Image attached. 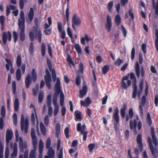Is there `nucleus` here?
I'll return each instance as SVG.
<instances>
[{"instance_id":"obj_1","label":"nucleus","mask_w":158,"mask_h":158,"mask_svg":"<svg viewBox=\"0 0 158 158\" xmlns=\"http://www.w3.org/2000/svg\"><path fill=\"white\" fill-rule=\"evenodd\" d=\"M25 19L23 11L22 10L20 12V17L18 19V27L20 31L19 36L20 40L23 41L25 39Z\"/></svg>"},{"instance_id":"obj_2","label":"nucleus","mask_w":158,"mask_h":158,"mask_svg":"<svg viewBox=\"0 0 158 158\" xmlns=\"http://www.w3.org/2000/svg\"><path fill=\"white\" fill-rule=\"evenodd\" d=\"M28 118H27L24 119L23 114L21 115L20 120V126L22 131H24L25 133L27 132L28 127Z\"/></svg>"},{"instance_id":"obj_3","label":"nucleus","mask_w":158,"mask_h":158,"mask_svg":"<svg viewBox=\"0 0 158 158\" xmlns=\"http://www.w3.org/2000/svg\"><path fill=\"white\" fill-rule=\"evenodd\" d=\"M130 78L131 79H134V82L132 84L133 91L132 93V98H135L137 94V86L136 85V81L134 73H131L130 74Z\"/></svg>"},{"instance_id":"obj_4","label":"nucleus","mask_w":158,"mask_h":158,"mask_svg":"<svg viewBox=\"0 0 158 158\" xmlns=\"http://www.w3.org/2000/svg\"><path fill=\"white\" fill-rule=\"evenodd\" d=\"M86 126L85 124H84L82 127L81 126V124L80 123H78L77 127V131L78 132H81V134L83 135V139L84 140L86 141L87 137L88 132L86 131H84L85 129Z\"/></svg>"},{"instance_id":"obj_5","label":"nucleus","mask_w":158,"mask_h":158,"mask_svg":"<svg viewBox=\"0 0 158 158\" xmlns=\"http://www.w3.org/2000/svg\"><path fill=\"white\" fill-rule=\"evenodd\" d=\"M148 142L149 145V148L150 149L151 152L153 156L155 158L157 156V148L156 147H154L152 142L151 138L150 137H148Z\"/></svg>"},{"instance_id":"obj_6","label":"nucleus","mask_w":158,"mask_h":158,"mask_svg":"<svg viewBox=\"0 0 158 158\" xmlns=\"http://www.w3.org/2000/svg\"><path fill=\"white\" fill-rule=\"evenodd\" d=\"M81 20L76 14H75L72 19V26L75 31H76V26L78 27L81 24Z\"/></svg>"},{"instance_id":"obj_7","label":"nucleus","mask_w":158,"mask_h":158,"mask_svg":"<svg viewBox=\"0 0 158 158\" xmlns=\"http://www.w3.org/2000/svg\"><path fill=\"white\" fill-rule=\"evenodd\" d=\"M45 81L47 86L48 89L51 88V82L52 81L50 73L48 69H46V75L44 76Z\"/></svg>"},{"instance_id":"obj_8","label":"nucleus","mask_w":158,"mask_h":158,"mask_svg":"<svg viewBox=\"0 0 158 158\" xmlns=\"http://www.w3.org/2000/svg\"><path fill=\"white\" fill-rule=\"evenodd\" d=\"M119 113L118 109L117 107H116L115 110V113L113 115V118L115 121V122L114 123V125L116 130H117L118 125L119 124Z\"/></svg>"},{"instance_id":"obj_9","label":"nucleus","mask_w":158,"mask_h":158,"mask_svg":"<svg viewBox=\"0 0 158 158\" xmlns=\"http://www.w3.org/2000/svg\"><path fill=\"white\" fill-rule=\"evenodd\" d=\"M34 15L33 9V8H31L30 9L29 12L28 13L27 16L26 17V21L28 24H30L33 20Z\"/></svg>"},{"instance_id":"obj_10","label":"nucleus","mask_w":158,"mask_h":158,"mask_svg":"<svg viewBox=\"0 0 158 158\" xmlns=\"http://www.w3.org/2000/svg\"><path fill=\"white\" fill-rule=\"evenodd\" d=\"M129 76H125L123 77L122 79L121 83H122V88L126 89L127 88L129 87L131 85V81L130 80H128L127 81V85L126 83L124 81V80H127L129 78Z\"/></svg>"},{"instance_id":"obj_11","label":"nucleus","mask_w":158,"mask_h":158,"mask_svg":"<svg viewBox=\"0 0 158 158\" xmlns=\"http://www.w3.org/2000/svg\"><path fill=\"white\" fill-rule=\"evenodd\" d=\"M19 147L20 151L23 152L24 149L27 148V145L26 142H23L22 137H20L19 141Z\"/></svg>"},{"instance_id":"obj_12","label":"nucleus","mask_w":158,"mask_h":158,"mask_svg":"<svg viewBox=\"0 0 158 158\" xmlns=\"http://www.w3.org/2000/svg\"><path fill=\"white\" fill-rule=\"evenodd\" d=\"M2 41L4 44H6L7 39L9 41H10L11 39V35L10 31H8L7 33L4 32L2 36Z\"/></svg>"},{"instance_id":"obj_13","label":"nucleus","mask_w":158,"mask_h":158,"mask_svg":"<svg viewBox=\"0 0 158 158\" xmlns=\"http://www.w3.org/2000/svg\"><path fill=\"white\" fill-rule=\"evenodd\" d=\"M13 137V132L10 130L7 129L6 132V145L8 146L10 141V140Z\"/></svg>"},{"instance_id":"obj_14","label":"nucleus","mask_w":158,"mask_h":158,"mask_svg":"<svg viewBox=\"0 0 158 158\" xmlns=\"http://www.w3.org/2000/svg\"><path fill=\"white\" fill-rule=\"evenodd\" d=\"M35 134V129L33 128H31V136L32 139V144H38L37 137Z\"/></svg>"},{"instance_id":"obj_15","label":"nucleus","mask_w":158,"mask_h":158,"mask_svg":"<svg viewBox=\"0 0 158 158\" xmlns=\"http://www.w3.org/2000/svg\"><path fill=\"white\" fill-rule=\"evenodd\" d=\"M62 24L61 22H59L58 23V29L60 33L61 37L62 39H64L65 38V32L62 29Z\"/></svg>"},{"instance_id":"obj_16","label":"nucleus","mask_w":158,"mask_h":158,"mask_svg":"<svg viewBox=\"0 0 158 158\" xmlns=\"http://www.w3.org/2000/svg\"><path fill=\"white\" fill-rule=\"evenodd\" d=\"M106 22V28L107 31L109 32L110 31V29L112 27V23L111 19L108 15L107 16Z\"/></svg>"},{"instance_id":"obj_17","label":"nucleus","mask_w":158,"mask_h":158,"mask_svg":"<svg viewBox=\"0 0 158 158\" xmlns=\"http://www.w3.org/2000/svg\"><path fill=\"white\" fill-rule=\"evenodd\" d=\"M146 97L145 95H143L142 97L141 102L140 104L139 107V110L140 113L141 115L143 114V111L142 106H144L146 104Z\"/></svg>"},{"instance_id":"obj_18","label":"nucleus","mask_w":158,"mask_h":158,"mask_svg":"<svg viewBox=\"0 0 158 158\" xmlns=\"http://www.w3.org/2000/svg\"><path fill=\"white\" fill-rule=\"evenodd\" d=\"M38 144H32L33 149L31 150L30 153L29 158H36V151L37 148Z\"/></svg>"},{"instance_id":"obj_19","label":"nucleus","mask_w":158,"mask_h":158,"mask_svg":"<svg viewBox=\"0 0 158 158\" xmlns=\"http://www.w3.org/2000/svg\"><path fill=\"white\" fill-rule=\"evenodd\" d=\"M142 141V135L140 134H139L137 139V142L139 144V148L141 152L142 151L143 148V146Z\"/></svg>"},{"instance_id":"obj_20","label":"nucleus","mask_w":158,"mask_h":158,"mask_svg":"<svg viewBox=\"0 0 158 158\" xmlns=\"http://www.w3.org/2000/svg\"><path fill=\"white\" fill-rule=\"evenodd\" d=\"M88 88L86 85H84L82 89L80 90V98L83 97L84 95H86L87 92Z\"/></svg>"},{"instance_id":"obj_21","label":"nucleus","mask_w":158,"mask_h":158,"mask_svg":"<svg viewBox=\"0 0 158 158\" xmlns=\"http://www.w3.org/2000/svg\"><path fill=\"white\" fill-rule=\"evenodd\" d=\"M151 133L153 143L156 146H157L158 145V143L155 135L154 129L152 127L151 128Z\"/></svg>"},{"instance_id":"obj_22","label":"nucleus","mask_w":158,"mask_h":158,"mask_svg":"<svg viewBox=\"0 0 158 158\" xmlns=\"http://www.w3.org/2000/svg\"><path fill=\"white\" fill-rule=\"evenodd\" d=\"M91 103V101L89 97H87L85 101L82 100L81 101V106H87L89 105Z\"/></svg>"},{"instance_id":"obj_23","label":"nucleus","mask_w":158,"mask_h":158,"mask_svg":"<svg viewBox=\"0 0 158 158\" xmlns=\"http://www.w3.org/2000/svg\"><path fill=\"white\" fill-rule=\"evenodd\" d=\"M56 90L57 93H59L61 90L60 86V82L59 78L56 79V82L55 85Z\"/></svg>"},{"instance_id":"obj_24","label":"nucleus","mask_w":158,"mask_h":158,"mask_svg":"<svg viewBox=\"0 0 158 158\" xmlns=\"http://www.w3.org/2000/svg\"><path fill=\"white\" fill-rule=\"evenodd\" d=\"M30 74H28L25 78V85L26 87L27 88L29 87L30 84L31 82V81L30 79Z\"/></svg>"},{"instance_id":"obj_25","label":"nucleus","mask_w":158,"mask_h":158,"mask_svg":"<svg viewBox=\"0 0 158 158\" xmlns=\"http://www.w3.org/2000/svg\"><path fill=\"white\" fill-rule=\"evenodd\" d=\"M143 81H142L140 83L139 85V89L137 92V96L139 99L140 98L141 94L143 89Z\"/></svg>"},{"instance_id":"obj_26","label":"nucleus","mask_w":158,"mask_h":158,"mask_svg":"<svg viewBox=\"0 0 158 158\" xmlns=\"http://www.w3.org/2000/svg\"><path fill=\"white\" fill-rule=\"evenodd\" d=\"M17 147L16 143H15L13 147V151L11 154V158H14L15 157L17 156Z\"/></svg>"},{"instance_id":"obj_27","label":"nucleus","mask_w":158,"mask_h":158,"mask_svg":"<svg viewBox=\"0 0 158 158\" xmlns=\"http://www.w3.org/2000/svg\"><path fill=\"white\" fill-rule=\"evenodd\" d=\"M85 38L82 37L81 40V43L84 45H85L86 44L85 43V39L88 43L89 41L91 40H92V39L90 38H89L88 36L86 34L85 35Z\"/></svg>"},{"instance_id":"obj_28","label":"nucleus","mask_w":158,"mask_h":158,"mask_svg":"<svg viewBox=\"0 0 158 158\" xmlns=\"http://www.w3.org/2000/svg\"><path fill=\"white\" fill-rule=\"evenodd\" d=\"M134 115L133 110L132 109H130L129 111V114H127L126 115V120L128 121L129 119L130 118H132Z\"/></svg>"},{"instance_id":"obj_29","label":"nucleus","mask_w":158,"mask_h":158,"mask_svg":"<svg viewBox=\"0 0 158 158\" xmlns=\"http://www.w3.org/2000/svg\"><path fill=\"white\" fill-rule=\"evenodd\" d=\"M127 105L126 104H123V107L122 108L120 111L122 117L124 118L125 117L126 114V111L127 110Z\"/></svg>"},{"instance_id":"obj_30","label":"nucleus","mask_w":158,"mask_h":158,"mask_svg":"<svg viewBox=\"0 0 158 158\" xmlns=\"http://www.w3.org/2000/svg\"><path fill=\"white\" fill-rule=\"evenodd\" d=\"M139 65V63L137 62L136 63L135 69V70L136 73L137 77L139 78L140 76V70Z\"/></svg>"},{"instance_id":"obj_31","label":"nucleus","mask_w":158,"mask_h":158,"mask_svg":"<svg viewBox=\"0 0 158 158\" xmlns=\"http://www.w3.org/2000/svg\"><path fill=\"white\" fill-rule=\"evenodd\" d=\"M48 155L49 157L50 158H54L55 155V151L51 147L49 149L48 152Z\"/></svg>"},{"instance_id":"obj_32","label":"nucleus","mask_w":158,"mask_h":158,"mask_svg":"<svg viewBox=\"0 0 158 158\" xmlns=\"http://www.w3.org/2000/svg\"><path fill=\"white\" fill-rule=\"evenodd\" d=\"M40 130L42 134L44 135H46V128L44 124L42 122H41L40 123Z\"/></svg>"},{"instance_id":"obj_33","label":"nucleus","mask_w":158,"mask_h":158,"mask_svg":"<svg viewBox=\"0 0 158 158\" xmlns=\"http://www.w3.org/2000/svg\"><path fill=\"white\" fill-rule=\"evenodd\" d=\"M44 143L42 140H40L39 145V153L40 155L42 153L43 150Z\"/></svg>"},{"instance_id":"obj_34","label":"nucleus","mask_w":158,"mask_h":158,"mask_svg":"<svg viewBox=\"0 0 158 158\" xmlns=\"http://www.w3.org/2000/svg\"><path fill=\"white\" fill-rule=\"evenodd\" d=\"M130 128L131 129H133L134 128L135 130L137 127V123L136 120L134 119L133 123L132 120H131L130 121Z\"/></svg>"},{"instance_id":"obj_35","label":"nucleus","mask_w":158,"mask_h":158,"mask_svg":"<svg viewBox=\"0 0 158 158\" xmlns=\"http://www.w3.org/2000/svg\"><path fill=\"white\" fill-rule=\"evenodd\" d=\"M16 77L17 81L20 80L21 78V72L20 69L19 68L17 69L16 72Z\"/></svg>"},{"instance_id":"obj_36","label":"nucleus","mask_w":158,"mask_h":158,"mask_svg":"<svg viewBox=\"0 0 158 158\" xmlns=\"http://www.w3.org/2000/svg\"><path fill=\"white\" fill-rule=\"evenodd\" d=\"M121 21L120 16L118 15H116L115 17V22L117 26H119L120 24Z\"/></svg>"},{"instance_id":"obj_37","label":"nucleus","mask_w":158,"mask_h":158,"mask_svg":"<svg viewBox=\"0 0 158 158\" xmlns=\"http://www.w3.org/2000/svg\"><path fill=\"white\" fill-rule=\"evenodd\" d=\"M156 39L155 40V46L156 49L158 52V30L156 29L155 31Z\"/></svg>"},{"instance_id":"obj_38","label":"nucleus","mask_w":158,"mask_h":158,"mask_svg":"<svg viewBox=\"0 0 158 158\" xmlns=\"http://www.w3.org/2000/svg\"><path fill=\"white\" fill-rule=\"evenodd\" d=\"M6 61L7 62L6 65V68L7 70L8 71L10 70V67H12V64L10 61L8 59H6Z\"/></svg>"},{"instance_id":"obj_39","label":"nucleus","mask_w":158,"mask_h":158,"mask_svg":"<svg viewBox=\"0 0 158 158\" xmlns=\"http://www.w3.org/2000/svg\"><path fill=\"white\" fill-rule=\"evenodd\" d=\"M32 80L34 82H35L37 79V74L35 69H33L31 72Z\"/></svg>"},{"instance_id":"obj_40","label":"nucleus","mask_w":158,"mask_h":158,"mask_svg":"<svg viewBox=\"0 0 158 158\" xmlns=\"http://www.w3.org/2000/svg\"><path fill=\"white\" fill-rule=\"evenodd\" d=\"M52 72V80L54 82H55L56 80V74L55 69H53L50 70Z\"/></svg>"},{"instance_id":"obj_41","label":"nucleus","mask_w":158,"mask_h":158,"mask_svg":"<svg viewBox=\"0 0 158 158\" xmlns=\"http://www.w3.org/2000/svg\"><path fill=\"white\" fill-rule=\"evenodd\" d=\"M109 66L106 65L104 66L102 68V72L104 74H106L109 70Z\"/></svg>"},{"instance_id":"obj_42","label":"nucleus","mask_w":158,"mask_h":158,"mask_svg":"<svg viewBox=\"0 0 158 158\" xmlns=\"http://www.w3.org/2000/svg\"><path fill=\"white\" fill-rule=\"evenodd\" d=\"M22 63V59L21 56L20 55L18 56L16 59V64L17 66L18 67H19L21 64Z\"/></svg>"},{"instance_id":"obj_43","label":"nucleus","mask_w":158,"mask_h":158,"mask_svg":"<svg viewBox=\"0 0 158 158\" xmlns=\"http://www.w3.org/2000/svg\"><path fill=\"white\" fill-rule=\"evenodd\" d=\"M75 114H76V121H77V119H78L79 121L81 120L82 118L81 117V112H78V111H76L75 112Z\"/></svg>"},{"instance_id":"obj_44","label":"nucleus","mask_w":158,"mask_h":158,"mask_svg":"<svg viewBox=\"0 0 158 158\" xmlns=\"http://www.w3.org/2000/svg\"><path fill=\"white\" fill-rule=\"evenodd\" d=\"M19 107V101L18 99L16 98L15 99L14 103V109L15 110L17 111L18 110Z\"/></svg>"},{"instance_id":"obj_45","label":"nucleus","mask_w":158,"mask_h":158,"mask_svg":"<svg viewBox=\"0 0 158 158\" xmlns=\"http://www.w3.org/2000/svg\"><path fill=\"white\" fill-rule=\"evenodd\" d=\"M60 131V126L59 123L56 124V137H58Z\"/></svg>"},{"instance_id":"obj_46","label":"nucleus","mask_w":158,"mask_h":158,"mask_svg":"<svg viewBox=\"0 0 158 158\" xmlns=\"http://www.w3.org/2000/svg\"><path fill=\"white\" fill-rule=\"evenodd\" d=\"M44 96L43 92L42 91H40L38 97V101L39 103H40L42 102Z\"/></svg>"},{"instance_id":"obj_47","label":"nucleus","mask_w":158,"mask_h":158,"mask_svg":"<svg viewBox=\"0 0 158 158\" xmlns=\"http://www.w3.org/2000/svg\"><path fill=\"white\" fill-rule=\"evenodd\" d=\"M46 50L45 45L44 43H43L42 45L41 52L42 55L43 56H44L45 55Z\"/></svg>"},{"instance_id":"obj_48","label":"nucleus","mask_w":158,"mask_h":158,"mask_svg":"<svg viewBox=\"0 0 158 158\" xmlns=\"http://www.w3.org/2000/svg\"><path fill=\"white\" fill-rule=\"evenodd\" d=\"M147 122L149 124L150 126H151L152 124V121L151 118L150 116V115L149 113L148 112L147 114Z\"/></svg>"},{"instance_id":"obj_49","label":"nucleus","mask_w":158,"mask_h":158,"mask_svg":"<svg viewBox=\"0 0 158 158\" xmlns=\"http://www.w3.org/2000/svg\"><path fill=\"white\" fill-rule=\"evenodd\" d=\"M79 72L80 73H83V65L82 62H81L79 65Z\"/></svg>"},{"instance_id":"obj_50","label":"nucleus","mask_w":158,"mask_h":158,"mask_svg":"<svg viewBox=\"0 0 158 158\" xmlns=\"http://www.w3.org/2000/svg\"><path fill=\"white\" fill-rule=\"evenodd\" d=\"M47 103L48 106H51V96L48 95L47 98Z\"/></svg>"},{"instance_id":"obj_51","label":"nucleus","mask_w":158,"mask_h":158,"mask_svg":"<svg viewBox=\"0 0 158 158\" xmlns=\"http://www.w3.org/2000/svg\"><path fill=\"white\" fill-rule=\"evenodd\" d=\"M36 36L38 38L39 42L40 43L42 39V34L41 31H38L37 34Z\"/></svg>"},{"instance_id":"obj_52","label":"nucleus","mask_w":158,"mask_h":158,"mask_svg":"<svg viewBox=\"0 0 158 158\" xmlns=\"http://www.w3.org/2000/svg\"><path fill=\"white\" fill-rule=\"evenodd\" d=\"M95 147V145L94 143H92L89 144L88 148L89 151L91 152L93 151Z\"/></svg>"},{"instance_id":"obj_53","label":"nucleus","mask_w":158,"mask_h":158,"mask_svg":"<svg viewBox=\"0 0 158 158\" xmlns=\"http://www.w3.org/2000/svg\"><path fill=\"white\" fill-rule=\"evenodd\" d=\"M75 48L77 51V52L79 53H81V48L80 45L77 44H76L75 45Z\"/></svg>"},{"instance_id":"obj_54","label":"nucleus","mask_w":158,"mask_h":158,"mask_svg":"<svg viewBox=\"0 0 158 158\" xmlns=\"http://www.w3.org/2000/svg\"><path fill=\"white\" fill-rule=\"evenodd\" d=\"M51 143V139L50 138H48L47 139L46 143V147L47 149L49 148Z\"/></svg>"},{"instance_id":"obj_55","label":"nucleus","mask_w":158,"mask_h":158,"mask_svg":"<svg viewBox=\"0 0 158 158\" xmlns=\"http://www.w3.org/2000/svg\"><path fill=\"white\" fill-rule=\"evenodd\" d=\"M1 114L2 118L5 117L6 115L5 109L4 106H2L1 109Z\"/></svg>"},{"instance_id":"obj_56","label":"nucleus","mask_w":158,"mask_h":158,"mask_svg":"<svg viewBox=\"0 0 158 158\" xmlns=\"http://www.w3.org/2000/svg\"><path fill=\"white\" fill-rule=\"evenodd\" d=\"M5 20V17L4 16L1 15L0 17V22L2 27L4 26V23Z\"/></svg>"},{"instance_id":"obj_57","label":"nucleus","mask_w":158,"mask_h":158,"mask_svg":"<svg viewBox=\"0 0 158 158\" xmlns=\"http://www.w3.org/2000/svg\"><path fill=\"white\" fill-rule=\"evenodd\" d=\"M34 23L35 25L36 26V27H33V30L35 29V31H36L38 30V20L37 18H35L34 19Z\"/></svg>"},{"instance_id":"obj_58","label":"nucleus","mask_w":158,"mask_h":158,"mask_svg":"<svg viewBox=\"0 0 158 158\" xmlns=\"http://www.w3.org/2000/svg\"><path fill=\"white\" fill-rule=\"evenodd\" d=\"M13 121L15 125L16 126L17 124V115L16 113H14L13 115Z\"/></svg>"},{"instance_id":"obj_59","label":"nucleus","mask_w":158,"mask_h":158,"mask_svg":"<svg viewBox=\"0 0 158 158\" xmlns=\"http://www.w3.org/2000/svg\"><path fill=\"white\" fill-rule=\"evenodd\" d=\"M49 123V118L48 115H46L44 118V123L46 126H48Z\"/></svg>"},{"instance_id":"obj_60","label":"nucleus","mask_w":158,"mask_h":158,"mask_svg":"<svg viewBox=\"0 0 158 158\" xmlns=\"http://www.w3.org/2000/svg\"><path fill=\"white\" fill-rule=\"evenodd\" d=\"M123 60L120 58H118L114 62V64L118 66H119L121 64L123 63Z\"/></svg>"},{"instance_id":"obj_61","label":"nucleus","mask_w":158,"mask_h":158,"mask_svg":"<svg viewBox=\"0 0 158 158\" xmlns=\"http://www.w3.org/2000/svg\"><path fill=\"white\" fill-rule=\"evenodd\" d=\"M68 61L70 64H72L74 67L75 66V65L73 61L72 60V58L70 56H68L67 59Z\"/></svg>"},{"instance_id":"obj_62","label":"nucleus","mask_w":158,"mask_h":158,"mask_svg":"<svg viewBox=\"0 0 158 158\" xmlns=\"http://www.w3.org/2000/svg\"><path fill=\"white\" fill-rule=\"evenodd\" d=\"M13 37L14 42L15 43L17 41L18 38V35L16 31H14L13 32Z\"/></svg>"},{"instance_id":"obj_63","label":"nucleus","mask_w":158,"mask_h":158,"mask_svg":"<svg viewBox=\"0 0 158 158\" xmlns=\"http://www.w3.org/2000/svg\"><path fill=\"white\" fill-rule=\"evenodd\" d=\"M29 35L30 40L33 41L34 40V36L33 33L32 31H30L29 32Z\"/></svg>"},{"instance_id":"obj_64","label":"nucleus","mask_w":158,"mask_h":158,"mask_svg":"<svg viewBox=\"0 0 158 158\" xmlns=\"http://www.w3.org/2000/svg\"><path fill=\"white\" fill-rule=\"evenodd\" d=\"M63 149L61 148L58 154V158H63Z\"/></svg>"}]
</instances>
